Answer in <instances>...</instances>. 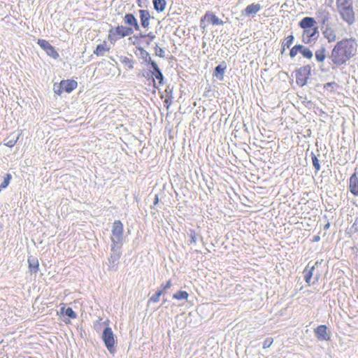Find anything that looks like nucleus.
I'll return each instance as SVG.
<instances>
[{
	"mask_svg": "<svg viewBox=\"0 0 358 358\" xmlns=\"http://www.w3.org/2000/svg\"><path fill=\"white\" fill-rule=\"evenodd\" d=\"M356 51V43L352 40H342L336 43L331 52V59L332 62L341 65L345 63Z\"/></svg>",
	"mask_w": 358,
	"mask_h": 358,
	"instance_id": "f257e3e1",
	"label": "nucleus"
},
{
	"mask_svg": "<svg viewBox=\"0 0 358 358\" xmlns=\"http://www.w3.org/2000/svg\"><path fill=\"white\" fill-rule=\"evenodd\" d=\"M336 6L342 19L349 24H352L355 21V13L351 0H336Z\"/></svg>",
	"mask_w": 358,
	"mask_h": 358,
	"instance_id": "f03ea898",
	"label": "nucleus"
},
{
	"mask_svg": "<svg viewBox=\"0 0 358 358\" xmlns=\"http://www.w3.org/2000/svg\"><path fill=\"white\" fill-rule=\"evenodd\" d=\"M123 239V224L120 220H116L113 224L112 227V250L115 247L120 248Z\"/></svg>",
	"mask_w": 358,
	"mask_h": 358,
	"instance_id": "7ed1b4c3",
	"label": "nucleus"
},
{
	"mask_svg": "<svg viewBox=\"0 0 358 358\" xmlns=\"http://www.w3.org/2000/svg\"><path fill=\"white\" fill-rule=\"evenodd\" d=\"M133 33V29L131 27L118 26L115 28H111L109 30L108 39L110 41H116L117 38L131 35Z\"/></svg>",
	"mask_w": 358,
	"mask_h": 358,
	"instance_id": "20e7f679",
	"label": "nucleus"
},
{
	"mask_svg": "<svg viewBox=\"0 0 358 358\" xmlns=\"http://www.w3.org/2000/svg\"><path fill=\"white\" fill-rule=\"evenodd\" d=\"M310 65H306L301 67L296 71V82L300 86H304L311 73Z\"/></svg>",
	"mask_w": 358,
	"mask_h": 358,
	"instance_id": "39448f33",
	"label": "nucleus"
},
{
	"mask_svg": "<svg viewBox=\"0 0 358 358\" xmlns=\"http://www.w3.org/2000/svg\"><path fill=\"white\" fill-rule=\"evenodd\" d=\"M102 339L106 347L110 352H113V347L116 343L115 335L110 327H106L102 334Z\"/></svg>",
	"mask_w": 358,
	"mask_h": 358,
	"instance_id": "423d86ee",
	"label": "nucleus"
},
{
	"mask_svg": "<svg viewBox=\"0 0 358 358\" xmlns=\"http://www.w3.org/2000/svg\"><path fill=\"white\" fill-rule=\"evenodd\" d=\"M314 333L320 341H328L331 339V331L328 330L326 325H320L314 329Z\"/></svg>",
	"mask_w": 358,
	"mask_h": 358,
	"instance_id": "0eeeda50",
	"label": "nucleus"
},
{
	"mask_svg": "<svg viewBox=\"0 0 358 358\" xmlns=\"http://www.w3.org/2000/svg\"><path fill=\"white\" fill-rule=\"evenodd\" d=\"M37 43L50 57L54 59L59 57L58 52L48 41L43 39H38Z\"/></svg>",
	"mask_w": 358,
	"mask_h": 358,
	"instance_id": "6e6552de",
	"label": "nucleus"
},
{
	"mask_svg": "<svg viewBox=\"0 0 358 358\" xmlns=\"http://www.w3.org/2000/svg\"><path fill=\"white\" fill-rule=\"evenodd\" d=\"M204 21L213 25H222L224 24L222 20L219 19L214 13L210 12H207L203 16V18L201 20L200 26L203 29L205 28Z\"/></svg>",
	"mask_w": 358,
	"mask_h": 358,
	"instance_id": "1a4fd4ad",
	"label": "nucleus"
},
{
	"mask_svg": "<svg viewBox=\"0 0 358 358\" xmlns=\"http://www.w3.org/2000/svg\"><path fill=\"white\" fill-rule=\"evenodd\" d=\"M316 16L323 24H325L330 18V14L325 8H320L316 12Z\"/></svg>",
	"mask_w": 358,
	"mask_h": 358,
	"instance_id": "9d476101",
	"label": "nucleus"
},
{
	"mask_svg": "<svg viewBox=\"0 0 358 358\" xmlns=\"http://www.w3.org/2000/svg\"><path fill=\"white\" fill-rule=\"evenodd\" d=\"M349 189L353 195L358 196V178L356 173L352 174L350 178Z\"/></svg>",
	"mask_w": 358,
	"mask_h": 358,
	"instance_id": "9b49d317",
	"label": "nucleus"
},
{
	"mask_svg": "<svg viewBox=\"0 0 358 358\" xmlns=\"http://www.w3.org/2000/svg\"><path fill=\"white\" fill-rule=\"evenodd\" d=\"M261 8L262 7L260 4L252 3L245 8V10L243 11V15L246 16L254 15L257 13L261 10Z\"/></svg>",
	"mask_w": 358,
	"mask_h": 358,
	"instance_id": "f8f14e48",
	"label": "nucleus"
},
{
	"mask_svg": "<svg viewBox=\"0 0 358 358\" xmlns=\"http://www.w3.org/2000/svg\"><path fill=\"white\" fill-rule=\"evenodd\" d=\"M139 13L141 25L144 28H148L150 20V15L149 11L147 10H140Z\"/></svg>",
	"mask_w": 358,
	"mask_h": 358,
	"instance_id": "ddd939ff",
	"label": "nucleus"
},
{
	"mask_svg": "<svg viewBox=\"0 0 358 358\" xmlns=\"http://www.w3.org/2000/svg\"><path fill=\"white\" fill-rule=\"evenodd\" d=\"M110 48L107 45L106 41H103L101 44L98 45L94 53L99 57L103 56L110 50Z\"/></svg>",
	"mask_w": 358,
	"mask_h": 358,
	"instance_id": "4468645a",
	"label": "nucleus"
},
{
	"mask_svg": "<svg viewBox=\"0 0 358 358\" xmlns=\"http://www.w3.org/2000/svg\"><path fill=\"white\" fill-rule=\"evenodd\" d=\"M323 35L329 43L336 40V34L335 30L331 27L327 26L323 31Z\"/></svg>",
	"mask_w": 358,
	"mask_h": 358,
	"instance_id": "2eb2a0df",
	"label": "nucleus"
},
{
	"mask_svg": "<svg viewBox=\"0 0 358 358\" xmlns=\"http://www.w3.org/2000/svg\"><path fill=\"white\" fill-rule=\"evenodd\" d=\"M314 269V266L310 267L309 265H308V266L303 271L304 278L306 282L308 284V285L314 284V282H312L311 280Z\"/></svg>",
	"mask_w": 358,
	"mask_h": 358,
	"instance_id": "dca6fc26",
	"label": "nucleus"
},
{
	"mask_svg": "<svg viewBox=\"0 0 358 358\" xmlns=\"http://www.w3.org/2000/svg\"><path fill=\"white\" fill-rule=\"evenodd\" d=\"M77 87V83L74 80H62V87L66 92H70Z\"/></svg>",
	"mask_w": 358,
	"mask_h": 358,
	"instance_id": "f3484780",
	"label": "nucleus"
},
{
	"mask_svg": "<svg viewBox=\"0 0 358 358\" xmlns=\"http://www.w3.org/2000/svg\"><path fill=\"white\" fill-rule=\"evenodd\" d=\"M225 69V64H220L215 67L214 76L220 81L223 80L224 79Z\"/></svg>",
	"mask_w": 358,
	"mask_h": 358,
	"instance_id": "a211bd4d",
	"label": "nucleus"
},
{
	"mask_svg": "<svg viewBox=\"0 0 358 358\" xmlns=\"http://www.w3.org/2000/svg\"><path fill=\"white\" fill-rule=\"evenodd\" d=\"M124 22L127 24L133 25L136 30H139L140 27L137 20L132 14H127L124 16Z\"/></svg>",
	"mask_w": 358,
	"mask_h": 358,
	"instance_id": "6ab92c4d",
	"label": "nucleus"
},
{
	"mask_svg": "<svg viewBox=\"0 0 358 358\" xmlns=\"http://www.w3.org/2000/svg\"><path fill=\"white\" fill-rule=\"evenodd\" d=\"M315 23V20L312 17H304L301 22H300V26L301 28L307 29H311Z\"/></svg>",
	"mask_w": 358,
	"mask_h": 358,
	"instance_id": "aec40b11",
	"label": "nucleus"
},
{
	"mask_svg": "<svg viewBox=\"0 0 358 358\" xmlns=\"http://www.w3.org/2000/svg\"><path fill=\"white\" fill-rule=\"evenodd\" d=\"M325 51L326 50L324 47H321L315 51V56L317 62H322L325 59Z\"/></svg>",
	"mask_w": 358,
	"mask_h": 358,
	"instance_id": "412c9836",
	"label": "nucleus"
},
{
	"mask_svg": "<svg viewBox=\"0 0 358 358\" xmlns=\"http://www.w3.org/2000/svg\"><path fill=\"white\" fill-rule=\"evenodd\" d=\"M154 8L156 10L162 12L165 9V0H153Z\"/></svg>",
	"mask_w": 358,
	"mask_h": 358,
	"instance_id": "4be33fe9",
	"label": "nucleus"
},
{
	"mask_svg": "<svg viewBox=\"0 0 358 358\" xmlns=\"http://www.w3.org/2000/svg\"><path fill=\"white\" fill-rule=\"evenodd\" d=\"M29 267L31 273H36L38 270V260L34 259H29Z\"/></svg>",
	"mask_w": 358,
	"mask_h": 358,
	"instance_id": "5701e85b",
	"label": "nucleus"
},
{
	"mask_svg": "<svg viewBox=\"0 0 358 358\" xmlns=\"http://www.w3.org/2000/svg\"><path fill=\"white\" fill-rule=\"evenodd\" d=\"M189 294L185 291H178L173 295V298L177 300H187Z\"/></svg>",
	"mask_w": 358,
	"mask_h": 358,
	"instance_id": "b1692460",
	"label": "nucleus"
},
{
	"mask_svg": "<svg viewBox=\"0 0 358 358\" xmlns=\"http://www.w3.org/2000/svg\"><path fill=\"white\" fill-rule=\"evenodd\" d=\"M293 41H294V36L292 35L288 36L287 38H285L284 42L282 43V46H283L282 51H284L286 48H289L291 46V45L293 43Z\"/></svg>",
	"mask_w": 358,
	"mask_h": 358,
	"instance_id": "393cba45",
	"label": "nucleus"
},
{
	"mask_svg": "<svg viewBox=\"0 0 358 358\" xmlns=\"http://www.w3.org/2000/svg\"><path fill=\"white\" fill-rule=\"evenodd\" d=\"M302 49V45H296L295 46H294L291 50H290V52H289V55L291 57H294L299 52H301V50Z\"/></svg>",
	"mask_w": 358,
	"mask_h": 358,
	"instance_id": "a878e982",
	"label": "nucleus"
},
{
	"mask_svg": "<svg viewBox=\"0 0 358 358\" xmlns=\"http://www.w3.org/2000/svg\"><path fill=\"white\" fill-rule=\"evenodd\" d=\"M301 53L303 55V56L304 57L308 58V59H311L313 57L312 51L310 49L306 48L303 45H302V49L301 50Z\"/></svg>",
	"mask_w": 358,
	"mask_h": 358,
	"instance_id": "bb28decb",
	"label": "nucleus"
},
{
	"mask_svg": "<svg viewBox=\"0 0 358 358\" xmlns=\"http://www.w3.org/2000/svg\"><path fill=\"white\" fill-rule=\"evenodd\" d=\"M152 76L155 77L156 79L159 80V83L162 84L163 80V74L161 72L160 69H157L152 72Z\"/></svg>",
	"mask_w": 358,
	"mask_h": 358,
	"instance_id": "cd10ccee",
	"label": "nucleus"
},
{
	"mask_svg": "<svg viewBox=\"0 0 358 358\" xmlns=\"http://www.w3.org/2000/svg\"><path fill=\"white\" fill-rule=\"evenodd\" d=\"M10 179H11V175L9 173L6 174L3 179V181L0 185V188L4 189V188L7 187L8 185H9Z\"/></svg>",
	"mask_w": 358,
	"mask_h": 358,
	"instance_id": "c85d7f7f",
	"label": "nucleus"
},
{
	"mask_svg": "<svg viewBox=\"0 0 358 358\" xmlns=\"http://www.w3.org/2000/svg\"><path fill=\"white\" fill-rule=\"evenodd\" d=\"M163 294V290H159L156 292L155 294L152 296L149 300V301H152L157 303L159 301L160 296Z\"/></svg>",
	"mask_w": 358,
	"mask_h": 358,
	"instance_id": "c756f323",
	"label": "nucleus"
},
{
	"mask_svg": "<svg viewBox=\"0 0 358 358\" xmlns=\"http://www.w3.org/2000/svg\"><path fill=\"white\" fill-rule=\"evenodd\" d=\"M145 54H146V57L145 59L146 62H148L149 63H150L153 70L156 71L157 69H159L157 64H156V62L151 59V57L149 56V54L147 52H145Z\"/></svg>",
	"mask_w": 358,
	"mask_h": 358,
	"instance_id": "7c9ffc66",
	"label": "nucleus"
},
{
	"mask_svg": "<svg viewBox=\"0 0 358 358\" xmlns=\"http://www.w3.org/2000/svg\"><path fill=\"white\" fill-rule=\"evenodd\" d=\"M317 28L315 27L314 29H308L304 31V34L307 35L308 37H313L315 34L317 33Z\"/></svg>",
	"mask_w": 358,
	"mask_h": 358,
	"instance_id": "2f4dec72",
	"label": "nucleus"
},
{
	"mask_svg": "<svg viewBox=\"0 0 358 358\" xmlns=\"http://www.w3.org/2000/svg\"><path fill=\"white\" fill-rule=\"evenodd\" d=\"M54 92L57 94H61L64 90L62 87V82L59 84H55L53 87Z\"/></svg>",
	"mask_w": 358,
	"mask_h": 358,
	"instance_id": "473e14b6",
	"label": "nucleus"
},
{
	"mask_svg": "<svg viewBox=\"0 0 358 358\" xmlns=\"http://www.w3.org/2000/svg\"><path fill=\"white\" fill-rule=\"evenodd\" d=\"M65 314L73 319L76 317V314L71 308H68L65 311Z\"/></svg>",
	"mask_w": 358,
	"mask_h": 358,
	"instance_id": "72a5a7b5",
	"label": "nucleus"
},
{
	"mask_svg": "<svg viewBox=\"0 0 358 358\" xmlns=\"http://www.w3.org/2000/svg\"><path fill=\"white\" fill-rule=\"evenodd\" d=\"M312 161H313V165L314 168L317 171H319L320 169V164H319V160L317 159V158L315 155L312 157Z\"/></svg>",
	"mask_w": 358,
	"mask_h": 358,
	"instance_id": "f704fd0d",
	"label": "nucleus"
},
{
	"mask_svg": "<svg viewBox=\"0 0 358 358\" xmlns=\"http://www.w3.org/2000/svg\"><path fill=\"white\" fill-rule=\"evenodd\" d=\"M273 342V339L272 338H267L264 342L263 348H269L272 345Z\"/></svg>",
	"mask_w": 358,
	"mask_h": 358,
	"instance_id": "c9c22d12",
	"label": "nucleus"
},
{
	"mask_svg": "<svg viewBox=\"0 0 358 358\" xmlns=\"http://www.w3.org/2000/svg\"><path fill=\"white\" fill-rule=\"evenodd\" d=\"M119 256L118 255H111L109 261L113 263V266H115L117 265V262L118 261Z\"/></svg>",
	"mask_w": 358,
	"mask_h": 358,
	"instance_id": "e433bc0d",
	"label": "nucleus"
},
{
	"mask_svg": "<svg viewBox=\"0 0 358 358\" xmlns=\"http://www.w3.org/2000/svg\"><path fill=\"white\" fill-rule=\"evenodd\" d=\"M18 138H19V137H17V139H15V140L8 141V142H6L5 143V145L6 146H8V147L12 148V147H13L15 145V143H17Z\"/></svg>",
	"mask_w": 358,
	"mask_h": 358,
	"instance_id": "4c0bfd02",
	"label": "nucleus"
},
{
	"mask_svg": "<svg viewBox=\"0 0 358 358\" xmlns=\"http://www.w3.org/2000/svg\"><path fill=\"white\" fill-rule=\"evenodd\" d=\"M162 290H163V292H164V291H166V289H169L171 287V280H169L166 283V285H162Z\"/></svg>",
	"mask_w": 358,
	"mask_h": 358,
	"instance_id": "58836bf2",
	"label": "nucleus"
},
{
	"mask_svg": "<svg viewBox=\"0 0 358 358\" xmlns=\"http://www.w3.org/2000/svg\"><path fill=\"white\" fill-rule=\"evenodd\" d=\"M191 243H196V234L194 231H191L190 233Z\"/></svg>",
	"mask_w": 358,
	"mask_h": 358,
	"instance_id": "ea45409f",
	"label": "nucleus"
},
{
	"mask_svg": "<svg viewBox=\"0 0 358 358\" xmlns=\"http://www.w3.org/2000/svg\"><path fill=\"white\" fill-rule=\"evenodd\" d=\"M156 55L161 57H164V51L161 48H159L158 49L156 50Z\"/></svg>",
	"mask_w": 358,
	"mask_h": 358,
	"instance_id": "a19ab883",
	"label": "nucleus"
},
{
	"mask_svg": "<svg viewBox=\"0 0 358 358\" xmlns=\"http://www.w3.org/2000/svg\"><path fill=\"white\" fill-rule=\"evenodd\" d=\"M353 227H355V230H358V217L355 220Z\"/></svg>",
	"mask_w": 358,
	"mask_h": 358,
	"instance_id": "79ce46f5",
	"label": "nucleus"
},
{
	"mask_svg": "<svg viewBox=\"0 0 358 358\" xmlns=\"http://www.w3.org/2000/svg\"><path fill=\"white\" fill-rule=\"evenodd\" d=\"M158 201H159V198H158L157 195H156L154 204L156 205L158 203Z\"/></svg>",
	"mask_w": 358,
	"mask_h": 358,
	"instance_id": "37998d69",
	"label": "nucleus"
},
{
	"mask_svg": "<svg viewBox=\"0 0 358 358\" xmlns=\"http://www.w3.org/2000/svg\"><path fill=\"white\" fill-rule=\"evenodd\" d=\"M99 322H97V323L94 324V328L96 330H99Z\"/></svg>",
	"mask_w": 358,
	"mask_h": 358,
	"instance_id": "c03bdc74",
	"label": "nucleus"
},
{
	"mask_svg": "<svg viewBox=\"0 0 358 358\" xmlns=\"http://www.w3.org/2000/svg\"><path fill=\"white\" fill-rule=\"evenodd\" d=\"M320 239L319 236L315 237L314 241H317Z\"/></svg>",
	"mask_w": 358,
	"mask_h": 358,
	"instance_id": "a18cd8bd",
	"label": "nucleus"
},
{
	"mask_svg": "<svg viewBox=\"0 0 358 358\" xmlns=\"http://www.w3.org/2000/svg\"><path fill=\"white\" fill-rule=\"evenodd\" d=\"M332 85V83H328L327 84V85H328V87H330V85Z\"/></svg>",
	"mask_w": 358,
	"mask_h": 358,
	"instance_id": "49530a36",
	"label": "nucleus"
},
{
	"mask_svg": "<svg viewBox=\"0 0 358 358\" xmlns=\"http://www.w3.org/2000/svg\"><path fill=\"white\" fill-rule=\"evenodd\" d=\"M154 85L155 86V80L153 79Z\"/></svg>",
	"mask_w": 358,
	"mask_h": 358,
	"instance_id": "de8ad7c7",
	"label": "nucleus"
}]
</instances>
